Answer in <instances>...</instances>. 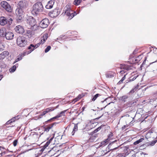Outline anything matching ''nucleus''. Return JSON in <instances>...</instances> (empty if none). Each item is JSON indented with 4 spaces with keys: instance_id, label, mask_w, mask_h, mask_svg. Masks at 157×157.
<instances>
[{
    "instance_id": "nucleus-57",
    "label": "nucleus",
    "mask_w": 157,
    "mask_h": 157,
    "mask_svg": "<svg viewBox=\"0 0 157 157\" xmlns=\"http://www.w3.org/2000/svg\"><path fill=\"white\" fill-rule=\"evenodd\" d=\"M1 77H0V80H1Z\"/></svg>"
},
{
    "instance_id": "nucleus-44",
    "label": "nucleus",
    "mask_w": 157,
    "mask_h": 157,
    "mask_svg": "<svg viewBox=\"0 0 157 157\" xmlns=\"http://www.w3.org/2000/svg\"><path fill=\"white\" fill-rule=\"evenodd\" d=\"M101 129V127H98L94 131V133L97 132L98 131H99Z\"/></svg>"
},
{
    "instance_id": "nucleus-41",
    "label": "nucleus",
    "mask_w": 157,
    "mask_h": 157,
    "mask_svg": "<svg viewBox=\"0 0 157 157\" xmlns=\"http://www.w3.org/2000/svg\"><path fill=\"white\" fill-rule=\"evenodd\" d=\"M17 140H14V141L13 142V146L14 147L16 146L17 145Z\"/></svg>"
},
{
    "instance_id": "nucleus-37",
    "label": "nucleus",
    "mask_w": 157,
    "mask_h": 157,
    "mask_svg": "<svg viewBox=\"0 0 157 157\" xmlns=\"http://www.w3.org/2000/svg\"><path fill=\"white\" fill-rule=\"evenodd\" d=\"M99 95H100L98 94H96L95 96L93 97V98L92 99V101H94L97 98Z\"/></svg>"
},
{
    "instance_id": "nucleus-1",
    "label": "nucleus",
    "mask_w": 157,
    "mask_h": 157,
    "mask_svg": "<svg viewBox=\"0 0 157 157\" xmlns=\"http://www.w3.org/2000/svg\"><path fill=\"white\" fill-rule=\"evenodd\" d=\"M44 8L42 3L38 2L33 6L31 11L32 13L34 15L37 16L43 12Z\"/></svg>"
},
{
    "instance_id": "nucleus-47",
    "label": "nucleus",
    "mask_w": 157,
    "mask_h": 157,
    "mask_svg": "<svg viewBox=\"0 0 157 157\" xmlns=\"http://www.w3.org/2000/svg\"><path fill=\"white\" fill-rule=\"evenodd\" d=\"M106 141H104L102 142L101 143V146H105L106 145Z\"/></svg>"
},
{
    "instance_id": "nucleus-48",
    "label": "nucleus",
    "mask_w": 157,
    "mask_h": 157,
    "mask_svg": "<svg viewBox=\"0 0 157 157\" xmlns=\"http://www.w3.org/2000/svg\"><path fill=\"white\" fill-rule=\"evenodd\" d=\"M47 113L46 111L45 110L41 113V115L42 116L44 115L45 114Z\"/></svg>"
},
{
    "instance_id": "nucleus-33",
    "label": "nucleus",
    "mask_w": 157,
    "mask_h": 157,
    "mask_svg": "<svg viewBox=\"0 0 157 157\" xmlns=\"http://www.w3.org/2000/svg\"><path fill=\"white\" fill-rule=\"evenodd\" d=\"M7 23H8L9 25H11L13 21V19L10 17H8L7 19Z\"/></svg>"
},
{
    "instance_id": "nucleus-34",
    "label": "nucleus",
    "mask_w": 157,
    "mask_h": 157,
    "mask_svg": "<svg viewBox=\"0 0 157 157\" xmlns=\"http://www.w3.org/2000/svg\"><path fill=\"white\" fill-rule=\"evenodd\" d=\"M16 65H14L9 70L10 72H14L16 68Z\"/></svg>"
},
{
    "instance_id": "nucleus-10",
    "label": "nucleus",
    "mask_w": 157,
    "mask_h": 157,
    "mask_svg": "<svg viewBox=\"0 0 157 157\" xmlns=\"http://www.w3.org/2000/svg\"><path fill=\"white\" fill-rule=\"evenodd\" d=\"M93 122L94 121L93 120H88L86 123V127H88L89 129H91L94 128L95 126L94 125Z\"/></svg>"
},
{
    "instance_id": "nucleus-49",
    "label": "nucleus",
    "mask_w": 157,
    "mask_h": 157,
    "mask_svg": "<svg viewBox=\"0 0 157 157\" xmlns=\"http://www.w3.org/2000/svg\"><path fill=\"white\" fill-rule=\"evenodd\" d=\"M33 136L34 137H36L37 138H38V135L37 134H35L33 135Z\"/></svg>"
},
{
    "instance_id": "nucleus-11",
    "label": "nucleus",
    "mask_w": 157,
    "mask_h": 157,
    "mask_svg": "<svg viewBox=\"0 0 157 157\" xmlns=\"http://www.w3.org/2000/svg\"><path fill=\"white\" fill-rule=\"evenodd\" d=\"M17 13V12H16V15H17V20L18 22H22L23 20V13Z\"/></svg>"
},
{
    "instance_id": "nucleus-9",
    "label": "nucleus",
    "mask_w": 157,
    "mask_h": 157,
    "mask_svg": "<svg viewBox=\"0 0 157 157\" xmlns=\"http://www.w3.org/2000/svg\"><path fill=\"white\" fill-rule=\"evenodd\" d=\"M67 111V110H66L61 112L60 114H59L57 116L51 118L50 119L46 121V122H52L53 120L56 119L57 118H59L61 117L62 116L64 115V113L66 112Z\"/></svg>"
},
{
    "instance_id": "nucleus-12",
    "label": "nucleus",
    "mask_w": 157,
    "mask_h": 157,
    "mask_svg": "<svg viewBox=\"0 0 157 157\" xmlns=\"http://www.w3.org/2000/svg\"><path fill=\"white\" fill-rule=\"evenodd\" d=\"M13 33L11 32H7L6 34L5 37L7 40H10L13 38Z\"/></svg>"
},
{
    "instance_id": "nucleus-19",
    "label": "nucleus",
    "mask_w": 157,
    "mask_h": 157,
    "mask_svg": "<svg viewBox=\"0 0 157 157\" xmlns=\"http://www.w3.org/2000/svg\"><path fill=\"white\" fill-rule=\"evenodd\" d=\"M6 33V30L5 28H2L0 29V36H1L5 37Z\"/></svg>"
},
{
    "instance_id": "nucleus-24",
    "label": "nucleus",
    "mask_w": 157,
    "mask_h": 157,
    "mask_svg": "<svg viewBox=\"0 0 157 157\" xmlns=\"http://www.w3.org/2000/svg\"><path fill=\"white\" fill-rule=\"evenodd\" d=\"M128 98V97L126 95H124L120 98V100L124 102H125L127 101V99Z\"/></svg>"
},
{
    "instance_id": "nucleus-38",
    "label": "nucleus",
    "mask_w": 157,
    "mask_h": 157,
    "mask_svg": "<svg viewBox=\"0 0 157 157\" xmlns=\"http://www.w3.org/2000/svg\"><path fill=\"white\" fill-rule=\"evenodd\" d=\"M51 47L50 46H48L47 48L45 50V52L46 53L48 52L51 49Z\"/></svg>"
},
{
    "instance_id": "nucleus-31",
    "label": "nucleus",
    "mask_w": 157,
    "mask_h": 157,
    "mask_svg": "<svg viewBox=\"0 0 157 157\" xmlns=\"http://www.w3.org/2000/svg\"><path fill=\"white\" fill-rule=\"evenodd\" d=\"M82 0H75L74 4L75 5H79L81 2Z\"/></svg>"
},
{
    "instance_id": "nucleus-50",
    "label": "nucleus",
    "mask_w": 157,
    "mask_h": 157,
    "mask_svg": "<svg viewBox=\"0 0 157 157\" xmlns=\"http://www.w3.org/2000/svg\"><path fill=\"white\" fill-rule=\"evenodd\" d=\"M101 104H103V103H104V104H106V103H107L106 100L105 99V100L104 101H101Z\"/></svg>"
},
{
    "instance_id": "nucleus-27",
    "label": "nucleus",
    "mask_w": 157,
    "mask_h": 157,
    "mask_svg": "<svg viewBox=\"0 0 157 157\" xmlns=\"http://www.w3.org/2000/svg\"><path fill=\"white\" fill-rule=\"evenodd\" d=\"M65 11H69L72 12L69 5H67L64 8Z\"/></svg>"
},
{
    "instance_id": "nucleus-39",
    "label": "nucleus",
    "mask_w": 157,
    "mask_h": 157,
    "mask_svg": "<svg viewBox=\"0 0 157 157\" xmlns=\"http://www.w3.org/2000/svg\"><path fill=\"white\" fill-rule=\"evenodd\" d=\"M81 97L80 95H78L77 98H75L73 101L74 102L78 101V100L81 98Z\"/></svg>"
},
{
    "instance_id": "nucleus-8",
    "label": "nucleus",
    "mask_w": 157,
    "mask_h": 157,
    "mask_svg": "<svg viewBox=\"0 0 157 157\" xmlns=\"http://www.w3.org/2000/svg\"><path fill=\"white\" fill-rule=\"evenodd\" d=\"M15 30L17 33L19 34H23L25 32L23 27L20 25L17 26L15 28Z\"/></svg>"
},
{
    "instance_id": "nucleus-25",
    "label": "nucleus",
    "mask_w": 157,
    "mask_h": 157,
    "mask_svg": "<svg viewBox=\"0 0 157 157\" xmlns=\"http://www.w3.org/2000/svg\"><path fill=\"white\" fill-rule=\"evenodd\" d=\"M138 85H137V86H136L133 88L131 90V91L129 92V93L132 94L134 93L135 92H136V91L137 89H138Z\"/></svg>"
},
{
    "instance_id": "nucleus-21",
    "label": "nucleus",
    "mask_w": 157,
    "mask_h": 157,
    "mask_svg": "<svg viewBox=\"0 0 157 157\" xmlns=\"http://www.w3.org/2000/svg\"><path fill=\"white\" fill-rule=\"evenodd\" d=\"M115 75V73L113 72H108L106 73L105 76L107 78H112Z\"/></svg>"
},
{
    "instance_id": "nucleus-55",
    "label": "nucleus",
    "mask_w": 157,
    "mask_h": 157,
    "mask_svg": "<svg viewBox=\"0 0 157 157\" xmlns=\"http://www.w3.org/2000/svg\"><path fill=\"white\" fill-rule=\"evenodd\" d=\"M100 117H98L97 118H96V119H99Z\"/></svg>"
},
{
    "instance_id": "nucleus-6",
    "label": "nucleus",
    "mask_w": 157,
    "mask_h": 157,
    "mask_svg": "<svg viewBox=\"0 0 157 157\" xmlns=\"http://www.w3.org/2000/svg\"><path fill=\"white\" fill-rule=\"evenodd\" d=\"M1 5L2 7L5 9L8 12H11L12 9L10 6L5 1H2L1 3Z\"/></svg>"
},
{
    "instance_id": "nucleus-2",
    "label": "nucleus",
    "mask_w": 157,
    "mask_h": 157,
    "mask_svg": "<svg viewBox=\"0 0 157 157\" xmlns=\"http://www.w3.org/2000/svg\"><path fill=\"white\" fill-rule=\"evenodd\" d=\"M133 67L131 65H129L124 64H122L120 65V68L121 69L120 71L121 74L125 73L124 76L118 82V84H120L122 83L123 81L125 79V76L127 74V73H126L127 71L129 70L132 69Z\"/></svg>"
},
{
    "instance_id": "nucleus-7",
    "label": "nucleus",
    "mask_w": 157,
    "mask_h": 157,
    "mask_svg": "<svg viewBox=\"0 0 157 157\" xmlns=\"http://www.w3.org/2000/svg\"><path fill=\"white\" fill-rule=\"evenodd\" d=\"M49 23V21L48 18H45L42 20L40 22V26L42 28H45L47 27Z\"/></svg>"
},
{
    "instance_id": "nucleus-14",
    "label": "nucleus",
    "mask_w": 157,
    "mask_h": 157,
    "mask_svg": "<svg viewBox=\"0 0 157 157\" xmlns=\"http://www.w3.org/2000/svg\"><path fill=\"white\" fill-rule=\"evenodd\" d=\"M35 48L34 45L33 44H31L30 46L28 48V49L29 50L24 52L27 55L30 54L33 51Z\"/></svg>"
},
{
    "instance_id": "nucleus-56",
    "label": "nucleus",
    "mask_w": 157,
    "mask_h": 157,
    "mask_svg": "<svg viewBox=\"0 0 157 157\" xmlns=\"http://www.w3.org/2000/svg\"><path fill=\"white\" fill-rule=\"evenodd\" d=\"M98 0H95V1H98Z\"/></svg>"
},
{
    "instance_id": "nucleus-18",
    "label": "nucleus",
    "mask_w": 157,
    "mask_h": 157,
    "mask_svg": "<svg viewBox=\"0 0 157 157\" xmlns=\"http://www.w3.org/2000/svg\"><path fill=\"white\" fill-rule=\"evenodd\" d=\"M27 55L25 53V52H24L22 53H21L19 54L17 56V58L16 59L14 62V63H16L17 62L21 60L22 59V57L24 56Z\"/></svg>"
},
{
    "instance_id": "nucleus-32",
    "label": "nucleus",
    "mask_w": 157,
    "mask_h": 157,
    "mask_svg": "<svg viewBox=\"0 0 157 157\" xmlns=\"http://www.w3.org/2000/svg\"><path fill=\"white\" fill-rule=\"evenodd\" d=\"M55 109V108H54L53 107H49L46 109L45 110L47 113H48L49 112L53 111Z\"/></svg>"
},
{
    "instance_id": "nucleus-23",
    "label": "nucleus",
    "mask_w": 157,
    "mask_h": 157,
    "mask_svg": "<svg viewBox=\"0 0 157 157\" xmlns=\"http://www.w3.org/2000/svg\"><path fill=\"white\" fill-rule=\"evenodd\" d=\"M71 11H65V13L66 14V15L69 17H70V19L72 18L75 16V15L74 14V13H71Z\"/></svg>"
},
{
    "instance_id": "nucleus-5",
    "label": "nucleus",
    "mask_w": 157,
    "mask_h": 157,
    "mask_svg": "<svg viewBox=\"0 0 157 157\" xmlns=\"http://www.w3.org/2000/svg\"><path fill=\"white\" fill-rule=\"evenodd\" d=\"M27 23L29 25V27H30L32 29H33L34 27H37V25H36V20L32 17L29 16L28 17Z\"/></svg>"
},
{
    "instance_id": "nucleus-3",
    "label": "nucleus",
    "mask_w": 157,
    "mask_h": 157,
    "mask_svg": "<svg viewBox=\"0 0 157 157\" xmlns=\"http://www.w3.org/2000/svg\"><path fill=\"white\" fill-rule=\"evenodd\" d=\"M28 6L27 2L26 0L20 1L17 4V8L16 10L17 13H24L25 10Z\"/></svg>"
},
{
    "instance_id": "nucleus-29",
    "label": "nucleus",
    "mask_w": 157,
    "mask_h": 157,
    "mask_svg": "<svg viewBox=\"0 0 157 157\" xmlns=\"http://www.w3.org/2000/svg\"><path fill=\"white\" fill-rule=\"evenodd\" d=\"M16 119V117H15L14 118H12L11 120H9L7 121L6 123V124H9L12 123L13 122H14L15 121V119Z\"/></svg>"
},
{
    "instance_id": "nucleus-15",
    "label": "nucleus",
    "mask_w": 157,
    "mask_h": 157,
    "mask_svg": "<svg viewBox=\"0 0 157 157\" xmlns=\"http://www.w3.org/2000/svg\"><path fill=\"white\" fill-rule=\"evenodd\" d=\"M34 35V31L31 30H28L26 31V35L29 38H31L33 37Z\"/></svg>"
},
{
    "instance_id": "nucleus-35",
    "label": "nucleus",
    "mask_w": 157,
    "mask_h": 157,
    "mask_svg": "<svg viewBox=\"0 0 157 157\" xmlns=\"http://www.w3.org/2000/svg\"><path fill=\"white\" fill-rule=\"evenodd\" d=\"M48 143L47 144H45V145L43 147H41V149L40 150V151L41 152H43L44 149L46 148V147L48 146Z\"/></svg>"
},
{
    "instance_id": "nucleus-17",
    "label": "nucleus",
    "mask_w": 157,
    "mask_h": 157,
    "mask_svg": "<svg viewBox=\"0 0 157 157\" xmlns=\"http://www.w3.org/2000/svg\"><path fill=\"white\" fill-rule=\"evenodd\" d=\"M57 124V123L55 122L52 124L47 125L46 127L44 128V131L47 132H48L49 130L53 127L54 125H56Z\"/></svg>"
},
{
    "instance_id": "nucleus-40",
    "label": "nucleus",
    "mask_w": 157,
    "mask_h": 157,
    "mask_svg": "<svg viewBox=\"0 0 157 157\" xmlns=\"http://www.w3.org/2000/svg\"><path fill=\"white\" fill-rule=\"evenodd\" d=\"M54 138V136L53 137H52L49 140V141H48L46 144H47L48 143V146L49 144L51 143V141L52 140L53 138Z\"/></svg>"
},
{
    "instance_id": "nucleus-30",
    "label": "nucleus",
    "mask_w": 157,
    "mask_h": 157,
    "mask_svg": "<svg viewBox=\"0 0 157 157\" xmlns=\"http://www.w3.org/2000/svg\"><path fill=\"white\" fill-rule=\"evenodd\" d=\"M144 139L143 138H141V139H140L139 140L136 141L134 143V145H137L139 144L141 142L144 140Z\"/></svg>"
},
{
    "instance_id": "nucleus-13",
    "label": "nucleus",
    "mask_w": 157,
    "mask_h": 157,
    "mask_svg": "<svg viewBox=\"0 0 157 157\" xmlns=\"http://www.w3.org/2000/svg\"><path fill=\"white\" fill-rule=\"evenodd\" d=\"M55 3L54 0H51L49 1L47 4L45 6V8L47 9H51L53 7Z\"/></svg>"
},
{
    "instance_id": "nucleus-46",
    "label": "nucleus",
    "mask_w": 157,
    "mask_h": 157,
    "mask_svg": "<svg viewBox=\"0 0 157 157\" xmlns=\"http://www.w3.org/2000/svg\"><path fill=\"white\" fill-rule=\"evenodd\" d=\"M41 44V43L40 42H39L37 44H36V45H34V46L35 47V48H38Z\"/></svg>"
},
{
    "instance_id": "nucleus-36",
    "label": "nucleus",
    "mask_w": 157,
    "mask_h": 157,
    "mask_svg": "<svg viewBox=\"0 0 157 157\" xmlns=\"http://www.w3.org/2000/svg\"><path fill=\"white\" fill-rule=\"evenodd\" d=\"M4 48V46L2 44H0V51H3Z\"/></svg>"
},
{
    "instance_id": "nucleus-52",
    "label": "nucleus",
    "mask_w": 157,
    "mask_h": 157,
    "mask_svg": "<svg viewBox=\"0 0 157 157\" xmlns=\"http://www.w3.org/2000/svg\"><path fill=\"white\" fill-rule=\"evenodd\" d=\"M118 147H119V146L117 147H115L112 149H111V150L113 151V150H115L117 149Z\"/></svg>"
},
{
    "instance_id": "nucleus-42",
    "label": "nucleus",
    "mask_w": 157,
    "mask_h": 157,
    "mask_svg": "<svg viewBox=\"0 0 157 157\" xmlns=\"http://www.w3.org/2000/svg\"><path fill=\"white\" fill-rule=\"evenodd\" d=\"M53 13L54 14V15H56L55 16H57L59 14V13H58V11L57 10H55V11H54L53 12Z\"/></svg>"
},
{
    "instance_id": "nucleus-20",
    "label": "nucleus",
    "mask_w": 157,
    "mask_h": 157,
    "mask_svg": "<svg viewBox=\"0 0 157 157\" xmlns=\"http://www.w3.org/2000/svg\"><path fill=\"white\" fill-rule=\"evenodd\" d=\"M9 55V52L7 51H5L2 52L0 55L1 59H3Z\"/></svg>"
},
{
    "instance_id": "nucleus-4",
    "label": "nucleus",
    "mask_w": 157,
    "mask_h": 157,
    "mask_svg": "<svg viewBox=\"0 0 157 157\" xmlns=\"http://www.w3.org/2000/svg\"><path fill=\"white\" fill-rule=\"evenodd\" d=\"M27 43L26 38L23 36H19L17 39V44L20 47L25 46Z\"/></svg>"
},
{
    "instance_id": "nucleus-26",
    "label": "nucleus",
    "mask_w": 157,
    "mask_h": 157,
    "mask_svg": "<svg viewBox=\"0 0 157 157\" xmlns=\"http://www.w3.org/2000/svg\"><path fill=\"white\" fill-rule=\"evenodd\" d=\"M78 130V126L77 124H75L74 127L73 129V131L72 132V135H74L75 133V132Z\"/></svg>"
},
{
    "instance_id": "nucleus-53",
    "label": "nucleus",
    "mask_w": 157,
    "mask_h": 157,
    "mask_svg": "<svg viewBox=\"0 0 157 157\" xmlns=\"http://www.w3.org/2000/svg\"><path fill=\"white\" fill-rule=\"evenodd\" d=\"M107 105H108L107 104L104 107H103V108H105L106 106Z\"/></svg>"
},
{
    "instance_id": "nucleus-45",
    "label": "nucleus",
    "mask_w": 157,
    "mask_h": 157,
    "mask_svg": "<svg viewBox=\"0 0 157 157\" xmlns=\"http://www.w3.org/2000/svg\"><path fill=\"white\" fill-rule=\"evenodd\" d=\"M136 77H133V78H132V79H130L129 81L128 82H126V84L128 82H131V81H134V80H135L136 79Z\"/></svg>"
},
{
    "instance_id": "nucleus-28",
    "label": "nucleus",
    "mask_w": 157,
    "mask_h": 157,
    "mask_svg": "<svg viewBox=\"0 0 157 157\" xmlns=\"http://www.w3.org/2000/svg\"><path fill=\"white\" fill-rule=\"evenodd\" d=\"M136 100H134L132 101H129L127 103V105L128 106L130 107L133 104H134L135 103H136Z\"/></svg>"
},
{
    "instance_id": "nucleus-16",
    "label": "nucleus",
    "mask_w": 157,
    "mask_h": 157,
    "mask_svg": "<svg viewBox=\"0 0 157 157\" xmlns=\"http://www.w3.org/2000/svg\"><path fill=\"white\" fill-rule=\"evenodd\" d=\"M7 23V18L4 17H0V25H4Z\"/></svg>"
},
{
    "instance_id": "nucleus-54",
    "label": "nucleus",
    "mask_w": 157,
    "mask_h": 157,
    "mask_svg": "<svg viewBox=\"0 0 157 157\" xmlns=\"http://www.w3.org/2000/svg\"><path fill=\"white\" fill-rule=\"evenodd\" d=\"M1 67H0V73L1 72Z\"/></svg>"
},
{
    "instance_id": "nucleus-51",
    "label": "nucleus",
    "mask_w": 157,
    "mask_h": 157,
    "mask_svg": "<svg viewBox=\"0 0 157 157\" xmlns=\"http://www.w3.org/2000/svg\"><path fill=\"white\" fill-rule=\"evenodd\" d=\"M113 136V135H112V134H110L109 135V136H108V138H109L110 139V138L111 137H112Z\"/></svg>"
},
{
    "instance_id": "nucleus-22",
    "label": "nucleus",
    "mask_w": 157,
    "mask_h": 157,
    "mask_svg": "<svg viewBox=\"0 0 157 157\" xmlns=\"http://www.w3.org/2000/svg\"><path fill=\"white\" fill-rule=\"evenodd\" d=\"M48 37V34L47 33L44 34V35L41 38V41L40 42L41 44H44L46 40L47 39Z\"/></svg>"
},
{
    "instance_id": "nucleus-43",
    "label": "nucleus",
    "mask_w": 157,
    "mask_h": 157,
    "mask_svg": "<svg viewBox=\"0 0 157 157\" xmlns=\"http://www.w3.org/2000/svg\"><path fill=\"white\" fill-rule=\"evenodd\" d=\"M157 142V140L153 141L152 142H151L150 145H151V146H153Z\"/></svg>"
}]
</instances>
